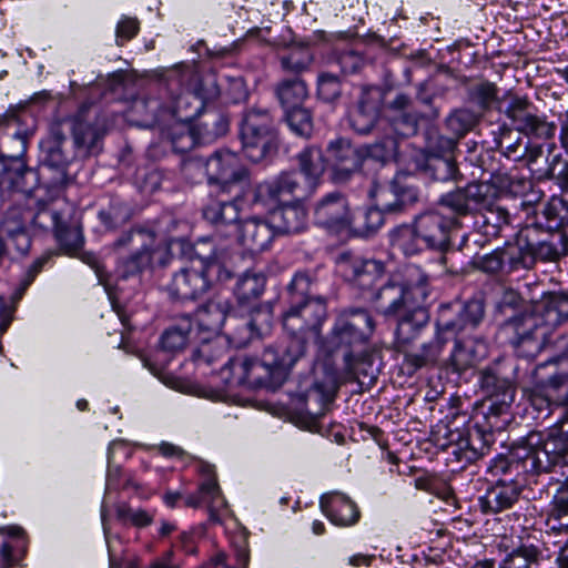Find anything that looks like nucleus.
<instances>
[{"label":"nucleus","instance_id":"nucleus-1","mask_svg":"<svg viewBox=\"0 0 568 568\" xmlns=\"http://www.w3.org/2000/svg\"><path fill=\"white\" fill-rule=\"evenodd\" d=\"M517 364L499 357L478 372V384L490 405L486 413L476 414L474 424L467 414H457L443 426H437L435 443L449 452L455 460L471 464L483 457L495 442L494 433L509 422V409L516 395Z\"/></svg>","mask_w":568,"mask_h":568},{"label":"nucleus","instance_id":"nucleus-2","mask_svg":"<svg viewBox=\"0 0 568 568\" xmlns=\"http://www.w3.org/2000/svg\"><path fill=\"white\" fill-rule=\"evenodd\" d=\"M520 301L515 293L505 294L498 312L506 318L497 335L517 356L532 359L551 343L554 329L568 323V293H550L529 312L517 310Z\"/></svg>","mask_w":568,"mask_h":568},{"label":"nucleus","instance_id":"nucleus-3","mask_svg":"<svg viewBox=\"0 0 568 568\" xmlns=\"http://www.w3.org/2000/svg\"><path fill=\"white\" fill-rule=\"evenodd\" d=\"M283 327L286 333L302 334L318 341L327 317V298L321 293L316 273L296 271L286 285Z\"/></svg>","mask_w":568,"mask_h":568},{"label":"nucleus","instance_id":"nucleus-4","mask_svg":"<svg viewBox=\"0 0 568 568\" xmlns=\"http://www.w3.org/2000/svg\"><path fill=\"white\" fill-rule=\"evenodd\" d=\"M484 313V303L479 300L440 304L434 338L423 344L418 352L405 354L404 366L407 373L412 375L424 366L434 365L446 344L460 337L466 329L475 328L481 322Z\"/></svg>","mask_w":568,"mask_h":568},{"label":"nucleus","instance_id":"nucleus-5","mask_svg":"<svg viewBox=\"0 0 568 568\" xmlns=\"http://www.w3.org/2000/svg\"><path fill=\"white\" fill-rule=\"evenodd\" d=\"M542 444V433L530 432L525 437L513 444L509 456L498 455L493 458L488 471L493 476L509 475L513 478H521L527 484L537 483V478L545 475L551 465V457L556 456V446L549 442L544 450H539Z\"/></svg>","mask_w":568,"mask_h":568},{"label":"nucleus","instance_id":"nucleus-6","mask_svg":"<svg viewBox=\"0 0 568 568\" xmlns=\"http://www.w3.org/2000/svg\"><path fill=\"white\" fill-rule=\"evenodd\" d=\"M375 321L368 310L345 308L337 314L334 324L322 342L321 349L327 357L341 355L349 358L368 346L375 331Z\"/></svg>","mask_w":568,"mask_h":568},{"label":"nucleus","instance_id":"nucleus-7","mask_svg":"<svg viewBox=\"0 0 568 568\" xmlns=\"http://www.w3.org/2000/svg\"><path fill=\"white\" fill-rule=\"evenodd\" d=\"M242 152L252 162L258 163L274 155L278 148V130L268 109L250 108L239 123Z\"/></svg>","mask_w":568,"mask_h":568},{"label":"nucleus","instance_id":"nucleus-8","mask_svg":"<svg viewBox=\"0 0 568 568\" xmlns=\"http://www.w3.org/2000/svg\"><path fill=\"white\" fill-rule=\"evenodd\" d=\"M155 234L142 227L122 233L111 245L115 255V275L119 280L139 278L152 263Z\"/></svg>","mask_w":568,"mask_h":568},{"label":"nucleus","instance_id":"nucleus-9","mask_svg":"<svg viewBox=\"0 0 568 568\" xmlns=\"http://www.w3.org/2000/svg\"><path fill=\"white\" fill-rule=\"evenodd\" d=\"M276 354L265 347L262 357H230L223 371L231 374L230 383L248 388H266L275 390L285 382L283 369L276 365Z\"/></svg>","mask_w":568,"mask_h":568},{"label":"nucleus","instance_id":"nucleus-10","mask_svg":"<svg viewBox=\"0 0 568 568\" xmlns=\"http://www.w3.org/2000/svg\"><path fill=\"white\" fill-rule=\"evenodd\" d=\"M230 277L231 273L215 257L209 256L174 273L168 292L175 300L195 301L210 290L214 280L226 281Z\"/></svg>","mask_w":568,"mask_h":568},{"label":"nucleus","instance_id":"nucleus-11","mask_svg":"<svg viewBox=\"0 0 568 568\" xmlns=\"http://www.w3.org/2000/svg\"><path fill=\"white\" fill-rule=\"evenodd\" d=\"M311 183L296 170L283 171L271 180L258 183L252 202L266 207L282 203L303 202L315 193Z\"/></svg>","mask_w":568,"mask_h":568},{"label":"nucleus","instance_id":"nucleus-12","mask_svg":"<svg viewBox=\"0 0 568 568\" xmlns=\"http://www.w3.org/2000/svg\"><path fill=\"white\" fill-rule=\"evenodd\" d=\"M195 168H204L209 184L219 186L223 193H229L232 186L248 180V170L240 156L229 150L216 151L206 160H187L183 170L189 173Z\"/></svg>","mask_w":568,"mask_h":568},{"label":"nucleus","instance_id":"nucleus-13","mask_svg":"<svg viewBox=\"0 0 568 568\" xmlns=\"http://www.w3.org/2000/svg\"><path fill=\"white\" fill-rule=\"evenodd\" d=\"M523 133L506 123L497 124L491 131L493 142L500 155L513 162H523L532 171V165L542 156L544 150Z\"/></svg>","mask_w":568,"mask_h":568},{"label":"nucleus","instance_id":"nucleus-14","mask_svg":"<svg viewBox=\"0 0 568 568\" xmlns=\"http://www.w3.org/2000/svg\"><path fill=\"white\" fill-rule=\"evenodd\" d=\"M413 223L424 246L443 253L452 247V233L459 227L456 217L447 216L434 209L417 214Z\"/></svg>","mask_w":568,"mask_h":568},{"label":"nucleus","instance_id":"nucleus-15","mask_svg":"<svg viewBox=\"0 0 568 568\" xmlns=\"http://www.w3.org/2000/svg\"><path fill=\"white\" fill-rule=\"evenodd\" d=\"M521 240L528 245L534 264L537 260L554 262L568 254V236L561 231L544 229L537 224L526 225L521 229Z\"/></svg>","mask_w":568,"mask_h":568},{"label":"nucleus","instance_id":"nucleus-16","mask_svg":"<svg viewBox=\"0 0 568 568\" xmlns=\"http://www.w3.org/2000/svg\"><path fill=\"white\" fill-rule=\"evenodd\" d=\"M336 272L347 282L369 288L385 273V264L352 251L341 252L335 260Z\"/></svg>","mask_w":568,"mask_h":568},{"label":"nucleus","instance_id":"nucleus-17","mask_svg":"<svg viewBox=\"0 0 568 568\" xmlns=\"http://www.w3.org/2000/svg\"><path fill=\"white\" fill-rule=\"evenodd\" d=\"M195 318L201 331L216 334L224 329V333L232 339L239 328V317L226 298L209 300L196 310Z\"/></svg>","mask_w":568,"mask_h":568},{"label":"nucleus","instance_id":"nucleus-18","mask_svg":"<svg viewBox=\"0 0 568 568\" xmlns=\"http://www.w3.org/2000/svg\"><path fill=\"white\" fill-rule=\"evenodd\" d=\"M326 162L332 170V179L343 183L362 169L363 155L359 145H354L349 139L336 138L326 146Z\"/></svg>","mask_w":568,"mask_h":568},{"label":"nucleus","instance_id":"nucleus-19","mask_svg":"<svg viewBox=\"0 0 568 568\" xmlns=\"http://www.w3.org/2000/svg\"><path fill=\"white\" fill-rule=\"evenodd\" d=\"M505 113L516 124V130L525 134L548 139L555 133L556 126L538 115L537 108L527 97L514 95Z\"/></svg>","mask_w":568,"mask_h":568},{"label":"nucleus","instance_id":"nucleus-20","mask_svg":"<svg viewBox=\"0 0 568 568\" xmlns=\"http://www.w3.org/2000/svg\"><path fill=\"white\" fill-rule=\"evenodd\" d=\"M315 223L333 233L348 231L352 215L348 202L341 192H332L323 196L314 206Z\"/></svg>","mask_w":568,"mask_h":568},{"label":"nucleus","instance_id":"nucleus-21","mask_svg":"<svg viewBox=\"0 0 568 568\" xmlns=\"http://www.w3.org/2000/svg\"><path fill=\"white\" fill-rule=\"evenodd\" d=\"M510 223V213L503 206L487 210L474 215L473 230L463 236V244L473 241L477 246H485L500 236L503 227Z\"/></svg>","mask_w":568,"mask_h":568},{"label":"nucleus","instance_id":"nucleus-22","mask_svg":"<svg viewBox=\"0 0 568 568\" xmlns=\"http://www.w3.org/2000/svg\"><path fill=\"white\" fill-rule=\"evenodd\" d=\"M523 484L513 477L498 479L478 498V506L485 515H496L510 509L518 503Z\"/></svg>","mask_w":568,"mask_h":568},{"label":"nucleus","instance_id":"nucleus-23","mask_svg":"<svg viewBox=\"0 0 568 568\" xmlns=\"http://www.w3.org/2000/svg\"><path fill=\"white\" fill-rule=\"evenodd\" d=\"M235 231L240 245L253 254L267 250L276 235L272 224L256 216L240 220Z\"/></svg>","mask_w":568,"mask_h":568},{"label":"nucleus","instance_id":"nucleus-24","mask_svg":"<svg viewBox=\"0 0 568 568\" xmlns=\"http://www.w3.org/2000/svg\"><path fill=\"white\" fill-rule=\"evenodd\" d=\"M386 116L393 131L400 138L417 133L419 115L412 110V100L405 93H398L386 108Z\"/></svg>","mask_w":568,"mask_h":568},{"label":"nucleus","instance_id":"nucleus-25","mask_svg":"<svg viewBox=\"0 0 568 568\" xmlns=\"http://www.w3.org/2000/svg\"><path fill=\"white\" fill-rule=\"evenodd\" d=\"M40 192L41 189H38L29 193V196H26L27 203L30 206L31 226L53 232L64 217V205L58 207L53 197L47 199Z\"/></svg>","mask_w":568,"mask_h":568},{"label":"nucleus","instance_id":"nucleus-26","mask_svg":"<svg viewBox=\"0 0 568 568\" xmlns=\"http://www.w3.org/2000/svg\"><path fill=\"white\" fill-rule=\"evenodd\" d=\"M322 513L336 526L355 525L361 517L357 505L342 493L324 494L320 499Z\"/></svg>","mask_w":568,"mask_h":568},{"label":"nucleus","instance_id":"nucleus-27","mask_svg":"<svg viewBox=\"0 0 568 568\" xmlns=\"http://www.w3.org/2000/svg\"><path fill=\"white\" fill-rule=\"evenodd\" d=\"M466 146L464 160L473 169L470 175L481 179L488 174L489 181L495 183L504 171L500 161L496 158V150L485 149L484 145L474 141L467 142Z\"/></svg>","mask_w":568,"mask_h":568},{"label":"nucleus","instance_id":"nucleus-28","mask_svg":"<svg viewBox=\"0 0 568 568\" xmlns=\"http://www.w3.org/2000/svg\"><path fill=\"white\" fill-rule=\"evenodd\" d=\"M369 301L376 312L385 318L399 316L402 311L410 305L406 298L405 290L394 281H388L374 291Z\"/></svg>","mask_w":568,"mask_h":568},{"label":"nucleus","instance_id":"nucleus-29","mask_svg":"<svg viewBox=\"0 0 568 568\" xmlns=\"http://www.w3.org/2000/svg\"><path fill=\"white\" fill-rule=\"evenodd\" d=\"M272 219L275 234L280 235L300 234L308 225V212L303 202L282 203Z\"/></svg>","mask_w":568,"mask_h":568},{"label":"nucleus","instance_id":"nucleus-30","mask_svg":"<svg viewBox=\"0 0 568 568\" xmlns=\"http://www.w3.org/2000/svg\"><path fill=\"white\" fill-rule=\"evenodd\" d=\"M192 125L200 143L210 144L227 133L230 120L221 110L206 104Z\"/></svg>","mask_w":568,"mask_h":568},{"label":"nucleus","instance_id":"nucleus-31","mask_svg":"<svg viewBox=\"0 0 568 568\" xmlns=\"http://www.w3.org/2000/svg\"><path fill=\"white\" fill-rule=\"evenodd\" d=\"M273 321V307L271 304H261L251 307L250 318H239L237 331L234 341L244 344L254 335L261 336L270 331Z\"/></svg>","mask_w":568,"mask_h":568},{"label":"nucleus","instance_id":"nucleus-32","mask_svg":"<svg viewBox=\"0 0 568 568\" xmlns=\"http://www.w3.org/2000/svg\"><path fill=\"white\" fill-rule=\"evenodd\" d=\"M312 337L302 334H290L275 345H270L276 354V365L283 369L286 378L290 369L305 355L306 345Z\"/></svg>","mask_w":568,"mask_h":568},{"label":"nucleus","instance_id":"nucleus-33","mask_svg":"<svg viewBox=\"0 0 568 568\" xmlns=\"http://www.w3.org/2000/svg\"><path fill=\"white\" fill-rule=\"evenodd\" d=\"M54 237L60 247L68 254L80 251L84 244L82 227L74 216V209L64 203V217L53 230Z\"/></svg>","mask_w":568,"mask_h":568},{"label":"nucleus","instance_id":"nucleus-34","mask_svg":"<svg viewBox=\"0 0 568 568\" xmlns=\"http://www.w3.org/2000/svg\"><path fill=\"white\" fill-rule=\"evenodd\" d=\"M454 349L450 354V365L457 373H463L474 367L486 356V345L475 338H453Z\"/></svg>","mask_w":568,"mask_h":568},{"label":"nucleus","instance_id":"nucleus-35","mask_svg":"<svg viewBox=\"0 0 568 568\" xmlns=\"http://www.w3.org/2000/svg\"><path fill=\"white\" fill-rule=\"evenodd\" d=\"M399 284L405 290L409 304H426L433 290L429 275L417 264L405 267L403 282Z\"/></svg>","mask_w":568,"mask_h":568},{"label":"nucleus","instance_id":"nucleus-36","mask_svg":"<svg viewBox=\"0 0 568 568\" xmlns=\"http://www.w3.org/2000/svg\"><path fill=\"white\" fill-rule=\"evenodd\" d=\"M396 335L403 343L414 339L419 331L425 327L429 321V313L425 304H410L402 314L396 317Z\"/></svg>","mask_w":568,"mask_h":568},{"label":"nucleus","instance_id":"nucleus-37","mask_svg":"<svg viewBox=\"0 0 568 568\" xmlns=\"http://www.w3.org/2000/svg\"><path fill=\"white\" fill-rule=\"evenodd\" d=\"M202 215L204 220L223 229L234 226L240 221V209L237 201L229 199H211L203 207Z\"/></svg>","mask_w":568,"mask_h":568},{"label":"nucleus","instance_id":"nucleus-38","mask_svg":"<svg viewBox=\"0 0 568 568\" xmlns=\"http://www.w3.org/2000/svg\"><path fill=\"white\" fill-rule=\"evenodd\" d=\"M217 95L219 90L216 87L212 88L209 97L203 95L202 89L196 93H181L174 101V113L182 123L194 122L207 104V101L216 99Z\"/></svg>","mask_w":568,"mask_h":568},{"label":"nucleus","instance_id":"nucleus-39","mask_svg":"<svg viewBox=\"0 0 568 568\" xmlns=\"http://www.w3.org/2000/svg\"><path fill=\"white\" fill-rule=\"evenodd\" d=\"M343 361V374L345 378L349 381H357L361 384L365 383L367 378L373 382L376 378V371L374 368V356L368 349V346L357 351L349 358L342 357Z\"/></svg>","mask_w":568,"mask_h":568},{"label":"nucleus","instance_id":"nucleus-40","mask_svg":"<svg viewBox=\"0 0 568 568\" xmlns=\"http://www.w3.org/2000/svg\"><path fill=\"white\" fill-rule=\"evenodd\" d=\"M296 158L300 168L296 171L301 172L303 179L316 190L327 164L326 155L324 156L321 148L310 145L303 149Z\"/></svg>","mask_w":568,"mask_h":568},{"label":"nucleus","instance_id":"nucleus-41","mask_svg":"<svg viewBox=\"0 0 568 568\" xmlns=\"http://www.w3.org/2000/svg\"><path fill=\"white\" fill-rule=\"evenodd\" d=\"M266 277L262 273L247 271L243 273L234 287L237 303L242 307L251 308L265 290Z\"/></svg>","mask_w":568,"mask_h":568},{"label":"nucleus","instance_id":"nucleus-42","mask_svg":"<svg viewBox=\"0 0 568 568\" xmlns=\"http://www.w3.org/2000/svg\"><path fill=\"white\" fill-rule=\"evenodd\" d=\"M389 243L394 250L402 252L405 256L418 255L427 250L413 222L393 229L389 232Z\"/></svg>","mask_w":568,"mask_h":568},{"label":"nucleus","instance_id":"nucleus-43","mask_svg":"<svg viewBox=\"0 0 568 568\" xmlns=\"http://www.w3.org/2000/svg\"><path fill=\"white\" fill-rule=\"evenodd\" d=\"M494 184L498 190L506 194L515 197H525L521 201V205H526L527 203H532L540 200L539 193L532 190L531 180L519 175H513L505 170Z\"/></svg>","mask_w":568,"mask_h":568},{"label":"nucleus","instance_id":"nucleus-44","mask_svg":"<svg viewBox=\"0 0 568 568\" xmlns=\"http://www.w3.org/2000/svg\"><path fill=\"white\" fill-rule=\"evenodd\" d=\"M551 442L556 446L558 444V448L556 449V456L551 457V465L548 469H546L545 474H550L554 471L556 467H561L562 475L566 477V483L568 484V428H565V425L561 427H551L547 435L542 434V444L539 447V450H544L545 446Z\"/></svg>","mask_w":568,"mask_h":568},{"label":"nucleus","instance_id":"nucleus-45","mask_svg":"<svg viewBox=\"0 0 568 568\" xmlns=\"http://www.w3.org/2000/svg\"><path fill=\"white\" fill-rule=\"evenodd\" d=\"M503 252V258L505 261L507 273L518 271L520 268H531L534 266V257L531 255L528 245L521 240V229L516 235L514 242H506L503 247H499Z\"/></svg>","mask_w":568,"mask_h":568},{"label":"nucleus","instance_id":"nucleus-46","mask_svg":"<svg viewBox=\"0 0 568 568\" xmlns=\"http://www.w3.org/2000/svg\"><path fill=\"white\" fill-rule=\"evenodd\" d=\"M26 196L29 193H17V199L11 206H9L0 222L1 232H14V230H27L31 225L30 206L27 203Z\"/></svg>","mask_w":568,"mask_h":568},{"label":"nucleus","instance_id":"nucleus-47","mask_svg":"<svg viewBox=\"0 0 568 568\" xmlns=\"http://www.w3.org/2000/svg\"><path fill=\"white\" fill-rule=\"evenodd\" d=\"M275 94L283 110L303 105L308 98L307 85L298 77L284 79L275 87Z\"/></svg>","mask_w":568,"mask_h":568},{"label":"nucleus","instance_id":"nucleus-48","mask_svg":"<svg viewBox=\"0 0 568 568\" xmlns=\"http://www.w3.org/2000/svg\"><path fill=\"white\" fill-rule=\"evenodd\" d=\"M480 119L481 113L469 108H457L449 112L444 124L447 132L459 141L478 125Z\"/></svg>","mask_w":568,"mask_h":568},{"label":"nucleus","instance_id":"nucleus-49","mask_svg":"<svg viewBox=\"0 0 568 568\" xmlns=\"http://www.w3.org/2000/svg\"><path fill=\"white\" fill-rule=\"evenodd\" d=\"M496 189L495 184L490 181H474L464 186L475 214L497 206L495 205L497 197Z\"/></svg>","mask_w":568,"mask_h":568},{"label":"nucleus","instance_id":"nucleus-50","mask_svg":"<svg viewBox=\"0 0 568 568\" xmlns=\"http://www.w3.org/2000/svg\"><path fill=\"white\" fill-rule=\"evenodd\" d=\"M133 215L132 207L120 197H111L108 205L100 209L98 217L100 223L110 231L126 224Z\"/></svg>","mask_w":568,"mask_h":568},{"label":"nucleus","instance_id":"nucleus-51","mask_svg":"<svg viewBox=\"0 0 568 568\" xmlns=\"http://www.w3.org/2000/svg\"><path fill=\"white\" fill-rule=\"evenodd\" d=\"M389 192L393 201L384 203V210L388 213H402L419 201V190L417 186L402 181H394L390 184Z\"/></svg>","mask_w":568,"mask_h":568},{"label":"nucleus","instance_id":"nucleus-52","mask_svg":"<svg viewBox=\"0 0 568 568\" xmlns=\"http://www.w3.org/2000/svg\"><path fill=\"white\" fill-rule=\"evenodd\" d=\"M545 526L547 535L568 534V493H560L554 497Z\"/></svg>","mask_w":568,"mask_h":568},{"label":"nucleus","instance_id":"nucleus-53","mask_svg":"<svg viewBox=\"0 0 568 568\" xmlns=\"http://www.w3.org/2000/svg\"><path fill=\"white\" fill-rule=\"evenodd\" d=\"M385 213L388 212L384 210V204L382 207L373 206L358 212L355 217L352 216V225L348 231H353L361 236H369L383 226Z\"/></svg>","mask_w":568,"mask_h":568},{"label":"nucleus","instance_id":"nucleus-54","mask_svg":"<svg viewBox=\"0 0 568 568\" xmlns=\"http://www.w3.org/2000/svg\"><path fill=\"white\" fill-rule=\"evenodd\" d=\"M541 550L532 544H520L501 560V568H539Z\"/></svg>","mask_w":568,"mask_h":568},{"label":"nucleus","instance_id":"nucleus-55","mask_svg":"<svg viewBox=\"0 0 568 568\" xmlns=\"http://www.w3.org/2000/svg\"><path fill=\"white\" fill-rule=\"evenodd\" d=\"M283 119L291 132L304 139H310L314 132V118L311 109L304 105L284 110Z\"/></svg>","mask_w":568,"mask_h":568},{"label":"nucleus","instance_id":"nucleus-56","mask_svg":"<svg viewBox=\"0 0 568 568\" xmlns=\"http://www.w3.org/2000/svg\"><path fill=\"white\" fill-rule=\"evenodd\" d=\"M192 322L183 318L179 324L165 329L161 336L162 348L168 352H181L191 339Z\"/></svg>","mask_w":568,"mask_h":568},{"label":"nucleus","instance_id":"nucleus-57","mask_svg":"<svg viewBox=\"0 0 568 568\" xmlns=\"http://www.w3.org/2000/svg\"><path fill=\"white\" fill-rule=\"evenodd\" d=\"M425 171L434 181H456L458 180V168L450 156L440 154L430 155L426 160Z\"/></svg>","mask_w":568,"mask_h":568},{"label":"nucleus","instance_id":"nucleus-58","mask_svg":"<svg viewBox=\"0 0 568 568\" xmlns=\"http://www.w3.org/2000/svg\"><path fill=\"white\" fill-rule=\"evenodd\" d=\"M201 490L206 493L209 518L212 523H221L226 509V500L222 496L216 478L205 479L201 484Z\"/></svg>","mask_w":568,"mask_h":568},{"label":"nucleus","instance_id":"nucleus-59","mask_svg":"<svg viewBox=\"0 0 568 568\" xmlns=\"http://www.w3.org/2000/svg\"><path fill=\"white\" fill-rule=\"evenodd\" d=\"M72 135L77 148H82L88 153H97L99 151L101 135L93 125L75 120L72 126Z\"/></svg>","mask_w":568,"mask_h":568},{"label":"nucleus","instance_id":"nucleus-60","mask_svg":"<svg viewBox=\"0 0 568 568\" xmlns=\"http://www.w3.org/2000/svg\"><path fill=\"white\" fill-rule=\"evenodd\" d=\"M68 164H69V160L65 156V154L63 153L59 142H54L52 145L48 146V149L44 151L42 165L44 168L55 170L59 175L54 185L61 187L67 183V166H68Z\"/></svg>","mask_w":568,"mask_h":568},{"label":"nucleus","instance_id":"nucleus-61","mask_svg":"<svg viewBox=\"0 0 568 568\" xmlns=\"http://www.w3.org/2000/svg\"><path fill=\"white\" fill-rule=\"evenodd\" d=\"M170 142L172 149L176 153H185L192 150L195 145H201L200 138L195 136L193 125L179 123L172 128L170 132Z\"/></svg>","mask_w":568,"mask_h":568},{"label":"nucleus","instance_id":"nucleus-62","mask_svg":"<svg viewBox=\"0 0 568 568\" xmlns=\"http://www.w3.org/2000/svg\"><path fill=\"white\" fill-rule=\"evenodd\" d=\"M498 92L499 90L495 83L481 81L468 90V98L484 112L489 110L493 103L498 100Z\"/></svg>","mask_w":568,"mask_h":568},{"label":"nucleus","instance_id":"nucleus-63","mask_svg":"<svg viewBox=\"0 0 568 568\" xmlns=\"http://www.w3.org/2000/svg\"><path fill=\"white\" fill-rule=\"evenodd\" d=\"M280 61L283 70L298 74L308 69L313 61V54L307 47H297L282 55Z\"/></svg>","mask_w":568,"mask_h":568},{"label":"nucleus","instance_id":"nucleus-64","mask_svg":"<svg viewBox=\"0 0 568 568\" xmlns=\"http://www.w3.org/2000/svg\"><path fill=\"white\" fill-rule=\"evenodd\" d=\"M439 204L458 216L475 215L464 187L443 194L439 197Z\"/></svg>","mask_w":568,"mask_h":568}]
</instances>
